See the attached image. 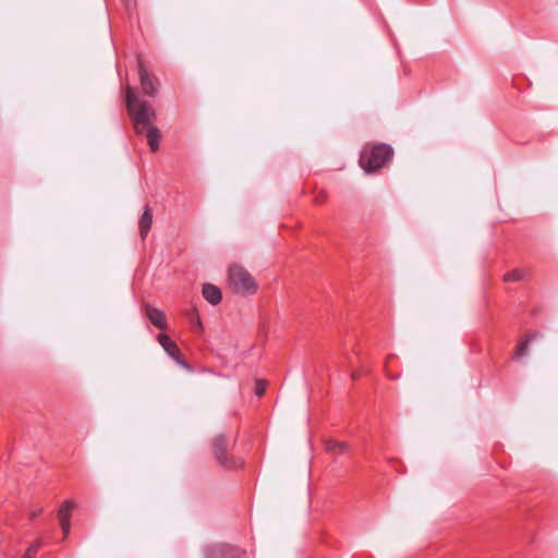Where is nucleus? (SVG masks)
Segmentation results:
<instances>
[{"instance_id": "1", "label": "nucleus", "mask_w": 558, "mask_h": 558, "mask_svg": "<svg viewBox=\"0 0 558 558\" xmlns=\"http://www.w3.org/2000/svg\"><path fill=\"white\" fill-rule=\"evenodd\" d=\"M125 104L136 134H145L151 151H157L159 149L161 133L153 124V121L157 117L153 105L141 99L130 85H128L125 89Z\"/></svg>"}, {"instance_id": "2", "label": "nucleus", "mask_w": 558, "mask_h": 558, "mask_svg": "<svg viewBox=\"0 0 558 558\" xmlns=\"http://www.w3.org/2000/svg\"><path fill=\"white\" fill-rule=\"evenodd\" d=\"M392 156L393 149L388 144H367L362 149L360 165L366 172H374L386 166Z\"/></svg>"}, {"instance_id": "3", "label": "nucleus", "mask_w": 558, "mask_h": 558, "mask_svg": "<svg viewBox=\"0 0 558 558\" xmlns=\"http://www.w3.org/2000/svg\"><path fill=\"white\" fill-rule=\"evenodd\" d=\"M228 282L231 290L240 295L253 294L258 288L251 274L239 265H233L229 268Z\"/></svg>"}, {"instance_id": "4", "label": "nucleus", "mask_w": 558, "mask_h": 558, "mask_svg": "<svg viewBox=\"0 0 558 558\" xmlns=\"http://www.w3.org/2000/svg\"><path fill=\"white\" fill-rule=\"evenodd\" d=\"M230 444L225 435H218L213 440V450L218 463L227 469L236 466L233 458L228 456Z\"/></svg>"}, {"instance_id": "5", "label": "nucleus", "mask_w": 558, "mask_h": 558, "mask_svg": "<svg viewBox=\"0 0 558 558\" xmlns=\"http://www.w3.org/2000/svg\"><path fill=\"white\" fill-rule=\"evenodd\" d=\"M207 558H244L245 551L230 544L213 545L206 548Z\"/></svg>"}, {"instance_id": "6", "label": "nucleus", "mask_w": 558, "mask_h": 558, "mask_svg": "<svg viewBox=\"0 0 558 558\" xmlns=\"http://www.w3.org/2000/svg\"><path fill=\"white\" fill-rule=\"evenodd\" d=\"M157 340L167 354L171 356L178 365L189 372H192L191 365L183 360L178 344L168 335L159 333Z\"/></svg>"}, {"instance_id": "7", "label": "nucleus", "mask_w": 558, "mask_h": 558, "mask_svg": "<svg viewBox=\"0 0 558 558\" xmlns=\"http://www.w3.org/2000/svg\"><path fill=\"white\" fill-rule=\"evenodd\" d=\"M138 75L140 83L144 95L155 97L159 90L158 78L150 74L144 66L143 62L138 59Z\"/></svg>"}, {"instance_id": "8", "label": "nucleus", "mask_w": 558, "mask_h": 558, "mask_svg": "<svg viewBox=\"0 0 558 558\" xmlns=\"http://www.w3.org/2000/svg\"><path fill=\"white\" fill-rule=\"evenodd\" d=\"M145 315L155 327L162 330L168 328L166 315L161 310L146 305Z\"/></svg>"}, {"instance_id": "9", "label": "nucleus", "mask_w": 558, "mask_h": 558, "mask_svg": "<svg viewBox=\"0 0 558 558\" xmlns=\"http://www.w3.org/2000/svg\"><path fill=\"white\" fill-rule=\"evenodd\" d=\"M153 225V213L148 205L145 206L144 211L138 221L140 235L144 240L150 231Z\"/></svg>"}, {"instance_id": "10", "label": "nucleus", "mask_w": 558, "mask_h": 558, "mask_svg": "<svg viewBox=\"0 0 558 558\" xmlns=\"http://www.w3.org/2000/svg\"><path fill=\"white\" fill-rule=\"evenodd\" d=\"M204 299L211 305H217L222 299L220 289L211 283H205L202 289Z\"/></svg>"}, {"instance_id": "11", "label": "nucleus", "mask_w": 558, "mask_h": 558, "mask_svg": "<svg viewBox=\"0 0 558 558\" xmlns=\"http://www.w3.org/2000/svg\"><path fill=\"white\" fill-rule=\"evenodd\" d=\"M325 449L330 453L342 454L347 451L348 445L335 439H328L325 441Z\"/></svg>"}, {"instance_id": "12", "label": "nucleus", "mask_w": 558, "mask_h": 558, "mask_svg": "<svg viewBox=\"0 0 558 558\" xmlns=\"http://www.w3.org/2000/svg\"><path fill=\"white\" fill-rule=\"evenodd\" d=\"M538 336L537 332H533L531 333L526 339H524L523 341H521L518 347H517V350L514 352V355H513V359H519L521 356H524L527 352V349H529V344L530 342L536 338Z\"/></svg>"}, {"instance_id": "13", "label": "nucleus", "mask_w": 558, "mask_h": 558, "mask_svg": "<svg viewBox=\"0 0 558 558\" xmlns=\"http://www.w3.org/2000/svg\"><path fill=\"white\" fill-rule=\"evenodd\" d=\"M73 508H74V504L72 501H70V500L64 501L58 511L59 522L70 521Z\"/></svg>"}, {"instance_id": "14", "label": "nucleus", "mask_w": 558, "mask_h": 558, "mask_svg": "<svg viewBox=\"0 0 558 558\" xmlns=\"http://www.w3.org/2000/svg\"><path fill=\"white\" fill-rule=\"evenodd\" d=\"M525 278V272L522 269H513L504 275V281L506 282H514L521 281Z\"/></svg>"}, {"instance_id": "15", "label": "nucleus", "mask_w": 558, "mask_h": 558, "mask_svg": "<svg viewBox=\"0 0 558 558\" xmlns=\"http://www.w3.org/2000/svg\"><path fill=\"white\" fill-rule=\"evenodd\" d=\"M41 545L43 541L39 538L36 539L33 544L29 545L22 558H35Z\"/></svg>"}, {"instance_id": "16", "label": "nucleus", "mask_w": 558, "mask_h": 558, "mask_svg": "<svg viewBox=\"0 0 558 558\" xmlns=\"http://www.w3.org/2000/svg\"><path fill=\"white\" fill-rule=\"evenodd\" d=\"M266 390V381L264 380H257L256 381V387H255V392L258 397H262L264 395Z\"/></svg>"}, {"instance_id": "17", "label": "nucleus", "mask_w": 558, "mask_h": 558, "mask_svg": "<svg viewBox=\"0 0 558 558\" xmlns=\"http://www.w3.org/2000/svg\"><path fill=\"white\" fill-rule=\"evenodd\" d=\"M122 3L128 11V13H132L136 8V0H122Z\"/></svg>"}, {"instance_id": "18", "label": "nucleus", "mask_w": 558, "mask_h": 558, "mask_svg": "<svg viewBox=\"0 0 558 558\" xmlns=\"http://www.w3.org/2000/svg\"><path fill=\"white\" fill-rule=\"evenodd\" d=\"M60 526H61L64 537H66L69 535L70 529H71L70 521H65V522L61 521Z\"/></svg>"}]
</instances>
